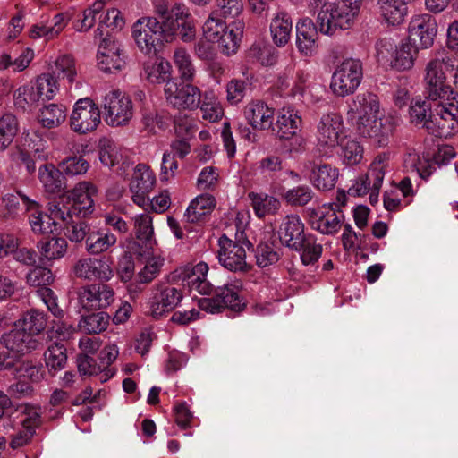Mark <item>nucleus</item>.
Here are the masks:
<instances>
[{
  "mask_svg": "<svg viewBox=\"0 0 458 458\" xmlns=\"http://www.w3.org/2000/svg\"><path fill=\"white\" fill-rule=\"evenodd\" d=\"M174 25L165 20L142 17L131 27V35L138 48L144 54L155 52L164 43L174 40Z\"/></svg>",
  "mask_w": 458,
  "mask_h": 458,
  "instance_id": "obj_3",
  "label": "nucleus"
},
{
  "mask_svg": "<svg viewBox=\"0 0 458 458\" xmlns=\"http://www.w3.org/2000/svg\"><path fill=\"white\" fill-rule=\"evenodd\" d=\"M97 63L101 71L109 73L122 70L126 64L120 44L107 32L98 46Z\"/></svg>",
  "mask_w": 458,
  "mask_h": 458,
  "instance_id": "obj_15",
  "label": "nucleus"
},
{
  "mask_svg": "<svg viewBox=\"0 0 458 458\" xmlns=\"http://www.w3.org/2000/svg\"><path fill=\"white\" fill-rule=\"evenodd\" d=\"M59 167L65 175L72 177L86 174L89 165L83 157L80 156L65 158L59 164Z\"/></svg>",
  "mask_w": 458,
  "mask_h": 458,
  "instance_id": "obj_59",
  "label": "nucleus"
},
{
  "mask_svg": "<svg viewBox=\"0 0 458 458\" xmlns=\"http://www.w3.org/2000/svg\"><path fill=\"white\" fill-rule=\"evenodd\" d=\"M19 132V122L12 113H5L0 117V152L5 151Z\"/></svg>",
  "mask_w": 458,
  "mask_h": 458,
  "instance_id": "obj_42",
  "label": "nucleus"
},
{
  "mask_svg": "<svg viewBox=\"0 0 458 458\" xmlns=\"http://www.w3.org/2000/svg\"><path fill=\"white\" fill-rule=\"evenodd\" d=\"M338 177V169L329 164H310L309 180L318 191H327L334 189Z\"/></svg>",
  "mask_w": 458,
  "mask_h": 458,
  "instance_id": "obj_30",
  "label": "nucleus"
},
{
  "mask_svg": "<svg viewBox=\"0 0 458 458\" xmlns=\"http://www.w3.org/2000/svg\"><path fill=\"white\" fill-rule=\"evenodd\" d=\"M18 195L21 199L26 211L30 213L29 216V223L31 230L38 234L51 233L53 231L54 222L48 220V216H45L39 211L38 203L21 192H19Z\"/></svg>",
  "mask_w": 458,
  "mask_h": 458,
  "instance_id": "obj_31",
  "label": "nucleus"
},
{
  "mask_svg": "<svg viewBox=\"0 0 458 458\" xmlns=\"http://www.w3.org/2000/svg\"><path fill=\"white\" fill-rule=\"evenodd\" d=\"M156 176L153 171L143 164H139L133 172L130 183L131 198L141 208L148 205V193L154 189Z\"/></svg>",
  "mask_w": 458,
  "mask_h": 458,
  "instance_id": "obj_17",
  "label": "nucleus"
},
{
  "mask_svg": "<svg viewBox=\"0 0 458 458\" xmlns=\"http://www.w3.org/2000/svg\"><path fill=\"white\" fill-rule=\"evenodd\" d=\"M318 30L313 21L305 18L296 24V46L305 56H311L318 48Z\"/></svg>",
  "mask_w": 458,
  "mask_h": 458,
  "instance_id": "obj_28",
  "label": "nucleus"
},
{
  "mask_svg": "<svg viewBox=\"0 0 458 458\" xmlns=\"http://www.w3.org/2000/svg\"><path fill=\"white\" fill-rule=\"evenodd\" d=\"M33 85L40 101L53 99L59 91L57 79L50 73L39 75L33 82Z\"/></svg>",
  "mask_w": 458,
  "mask_h": 458,
  "instance_id": "obj_49",
  "label": "nucleus"
},
{
  "mask_svg": "<svg viewBox=\"0 0 458 458\" xmlns=\"http://www.w3.org/2000/svg\"><path fill=\"white\" fill-rule=\"evenodd\" d=\"M133 220L137 240L130 242V250L139 257L148 256L156 245L152 217L148 214H140Z\"/></svg>",
  "mask_w": 458,
  "mask_h": 458,
  "instance_id": "obj_18",
  "label": "nucleus"
},
{
  "mask_svg": "<svg viewBox=\"0 0 458 458\" xmlns=\"http://www.w3.org/2000/svg\"><path fill=\"white\" fill-rule=\"evenodd\" d=\"M347 115L357 133L369 139L377 147H385L389 143L399 123V117L395 114L380 115L379 98L369 91L352 98Z\"/></svg>",
  "mask_w": 458,
  "mask_h": 458,
  "instance_id": "obj_1",
  "label": "nucleus"
},
{
  "mask_svg": "<svg viewBox=\"0 0 458 458\" xmlns=\"http://www.w3.org/2000/svg\"><path fill=\"white\" fill-rule=\"evenodd\" d=\"M229 289L226 284L216 290L215 295L199 300V308L208 313H220L227 308Z\"/></svg>",
  "mask_w": 458,
  "mask_h": 458,
  "instance_id": "obj_48",
  "label": "nucleus"
},
{
  "mask_svg": "<svg viewBox=\"0 0 458 458\" xmlns=\"http://www.w3.org/2000/svg\"><path fill=\"white\" fill-rule=\"evenodd\" d=\"M112 259L106 256L85 257L78 259L72 267L76 277L88 281H105L113 278L114 271Z\"/></svg>",
  "mask_w": 458,
  "mask_h": 458,
  "instance_id": "obj_14",
  "label": "nucleus"
},
{
  "mask_svg": "<svg viewBox=\"0 0 458 458\" xmlns=\"http://www.w3.org/2000/svg\"><path fill=\"white\" fill-rule=\"evenodd\" d=\"M13 373L19 378H25L31 383H39L46 377V371L39 362L24 360L13 365Z\"/></svg>",
  "mask_w": 458,
  "mask_h": 458,
  "instance_id": "obj_44",
  "label": "nucleus"
},
{
  "mask_svg": "<svg viewBox=\"0 0 458 458\" xmlns=\"http://www.w3.org/2000/svg\"><path fill=\"white\" fill-rule=\"evenodd\" d=\"M54 276L50 269L35 267L26 276V283L30 286L42 288L50 285L54 282Z\"/></svg>",
  "mask_w": 458,
  "mask_h": 458,
  "instance_id": "obj_62",
  "label": "nucleus"
},
{
  "mask_svg": "<svg viewBox=\"0 0 458 458\" xmlns=\"http://www.w3.org/2000/svg\"><path fill=\"white\" fill-rule=\"evenodd\" d=\"M99 24L97 30L94 31L95 38H105L103 28H110L111 30H121L125 24V20L123 17L121 12L116 8H112L106 11V13L100 16Z\"/></svg>",
  "mask_w": 458,
  "mask_h": 458,
  "instance_id": "obj_51",
  "label": "nucleus"
},
{
  "mask_svg": "<svg viewBox=\"0 0 458 458\" xmlns=\"http://www.w3.org/2000/svg\"><path fill=\"white\" fill-rule=\"evenodd\" d=\"M436 35L437 22L429 14L418 15L410 22L409 39L417 49L430 47Z\"/></svg>",
  "mask_w": 458,
  "mask_h": 458,
  "instance_id": "obj_19",
  "label": "nucleus"
},
{
  "mask_svg": "<svg viewBox=\"0 0 458 458\" xmlns=\"http://www.w3.org/2000/svg\"><path fill=\"white\" fill-rule=\"evenodd\" d=\"M97 187L90 182H81L66 193V199L72 202L74 213L86 216L94 211V197L97 195Z\"/></svg>",
  "mask_w": 458,
  "mask_h": 458,
  "instance_id": "obj_22",
  "label": "nucleus"
},
{
  "mask_svg": "<svg viewBox=\"0 0 458 458\" xmlns=\"http://www.w3.org/2000/svg\"><path fill=\"white\" fill-rule=\"evenodd\" d=\"M153 250L148 256L140 257L146 259L144 267L139 272L140 283H149L155 279L160 273L165 260L160 256H152Z\"/></svg>",
  "mask_w": 458,
  "mask_h": 458,
  "instance_id": "obj_57",
  "label": "nucleus"
},
{
  "mask_svg": "<svg viewBox=\"0 0 458 458\" xmlns=\"http://www.w3.org/2000/svg\"><path fill=\"white\" fill-rule=\"evenodd\" d=\"M301 124V118L292 107H284L276 123V131L279 139H288L298 132Z\"/></svg>",
  "mask_w": 458,
  "mask_h": 458,
  "instance_id": "obj_34",
  "label": "nucleus"
},
{
  "mask_svg": "<svg viewBox=\"0 0 458 458\" xmlns=\"http://www.w3.org/2000/svg\"><path fill=\"white\" fill-rule=\"evenodd\" d=\"M250 214L248 210L237 212L234 226V240H231V270L242 271L247 267V253H251L253 247L246 233Z\"/></svg>",
  "mask_w": 458,
  "mask_h": 458,
  "instance_id": "obj_9",
  "label": "nucleus"
},
{
  "mask_svg": "<svg viewBox=\"0 0 458 458\" xmlns=\"http://www.w3.org/2000/svg\"><path fill=\"white\" fill-rule=\"evenodd\" d=\"M317 148L324 155L343 143L346 135L342 116L337 113L323 114L316 127Z\"/></svg>",
  "mask_w": 458,
  "mask_h": 458,
  "instance_id": "obj_7",
  "label": "nucleus"
},
{
  "mask_svg": "<svg viewBox=\"0 0 458 458\" xmlns=\"http://www.w3.org/2000/svg\"><path fill=\"white\" fill-rule=\"evenodd\" d=\"M18 411L22 415L21 420L22 428L34 431L40 423V408L30 403H23L18 407Z\"/></svg>",
  "mask_w": 458,
  "mask_h": 458,
  "instance_id": "obj_60",
  "label": "nucleus"
},
{
  "mask_svg": "<svg viewBox=\"0 0 458 458\" xmlns=\"http://www.w3.org/2000/svg\"><path fill=\"white\" fill-rule=\"evenodd\" d=\"M15 325L35 337L46 328L47 318L42 311L30 310L24 313Z\"/></svg>",
  "mask_w": 458,
  "mask_h": 458,
  "instance_id": "obj_41",
  "label": "nucleus"
},
{
  "mask_svg": "<svg viewBox=\"0 0 458 458\" xmlns=\"http://www.w3.org/2000/svg\"><path fill=\"white\" fill-rule=\"evenodd\" d=\"M110 317L106 312L92 313L81 318L78 327L85 334H100L109 325Z\"/></svg>",
  "mask_w": 458,
  "mask_h": 458,
  "instance_id": "obj_47",
  "label": "nucleus"
},
{
  "mask_svg": "<svg viewBox=\"0 0 458 458\" xmlns=\"http://www.w3.org/2000/svg\"><path fill=\"white\" fill-rule=\"evenodd\" d=\"M429 113L427 131L432 135L448 138L458 132V106L453 101H437Z\"/></svg>",
  "mask_w": 458,
  "mask_h": 458,
  "instance_id": "obj_8",
  "label": "nucleus"
},
{
  "mask_svg": "<svg viewBox=\"0 0 458 458\" xmlns=\"http://www.w3.org/2000/svg\"><path fill=\"white\" fill-rule=\"evenodd\" d=\"M67 118V109L62 104L51 103L43 106L38 114L39 123L47 129L60 126Z\"/></svg>",
  "mask_w": 458,
  "mask_h": 458,
  "instance_id": "obj_38",
  "label": "nucleus"
},
{
  "mask_svg": "<svg viewBox=\"0 0 458 458\" xmlns=\"http://www.w3.org/2000/svg\"><path fill=\"white\" fill-rule=\"evenodd\" d=\"M362 0H310L309 7L311 11L318 10L317 23L319 31L325 35H333L338 30L350 29L357 20Z\"/></svg>",
  "mask_w": 458,
  "mask_h": 458,
  "instance_id": "obj_2",
  "label": "nucleus"
},
{
  "mask_svg": "<svg viewBox=\"0 0 458 458\" xmlns=\"http://www.w3.org/2000/svg\"><path fill=\"white\" fill-rule=\"evenodd\" d=\"M114 300L113 289L106 284H90L78 293V301L86 310H100L108 307Z\"/></svg>",
  "mask_w": 458,
  "mask_h": 458,
  "instance_id": "obj_21",
  "label": "nucleus"
},
{
  "mask_svg": "<svg viewBox=\"0 0 458 458\" xmlns=\"http://www.w3.org/2000/svg\"><path fill=\"white\" fill-rule=\"evenodd\" d=\"M172 60L181 81L192 82L196 75V69L189 52L182 47H176L174 50Z\"/></svg>",
  "mask_w": 458,
  "mask_h": 458,
  "instance_id": "obj_39",
  "label": "nucleus"
},
{
  "mask_svg": "<svg viewBox=\"0 0 458 458\" xmlns=\"http://www.w3.org/2000/svg\"><path fill=\"white\" fill-rule=\"evenodd\" d=\"M309 223L313 230L325 235H334L344 225V215L339 204H325L318 210H309Z\"/></svg>",
  "mask_w": 458,
  "mask_h": 458,
  "instance_id": "obj_13",
  "label": "nucleus"
},
{
  "mask_svg": "<svg viewBox=\"0 0 458 458\" xmlns=\"http://www.w3.org/2000/svg\"><path fill=\"white\" fill-rule=\"evenodd\" d=\"M40 102L33 85H22L13 92V103L17 108L27 110L36 106Z\"/></svg>",
  "mask_w": 458,
  "mask_h": 458,
  "instance_id": "obj_53",
  "label": "nucleus"
},
{
  "mask_svg": "<svg viewBox=\"0 0 458 458\" xmlns=\"http://www.w3.org/2000/svg\"><path fill=\"white\" fill-rule=\"evenodd\" d=\"M391 171L389 155L381 153L374 158L368 172L356 181L352 191L358 196L369 194L370 203L376 204L378 201L384 178Z\"/></svg>",
  "mask_w": 458,
  "mask_h": 458,
  "instance_id": "obj_5",
  "label": "nucleus"
},
{
  "mask_svg": "<svg viewBox=\"0 0 458 458\" xmlns=\"http://www.w3.org/2000/svg\"><path fill=\"white\" fill-rule=\"evenodd\" d=\"M249 198L255 215L262 218L267 215H275L281 208L278 199L267 193L250 192Z\"/></svg>",
  "mask_w": 458,
  "mask_h": 458,
  "instance_id": "obj_40",
  "label": "nucleus"
},
{
  "mask_svg": "<svg viewBox=\"0 0 458 458\" xmlns=\"http://www.w3.org/2000/svg\"><path fill=\"white\" fill-rule=\"evenodd\" d=\"M249 56L262 65H273L276 61V49L265 43H255L249 49Z\"/></svg>",
  "mask_w": 458,
  "mask_h": 458,
  "instance_id": "obj_58",
  "label": "nucleus"
},
{
  "mask_svg": "<svg viewBox=\"0 0 458 458\" xmlns=\"http://www.w3.org/2000/svg\"><path fill=\"white\" fill-rule=\"evenodd\" d=\"M38 176L45 191L47 193H59L64 188L62 180V171L51 163L40 165Z\"/></svg>",
  "mask_w": 458,
  "mask_h": 458,
  "instance_id": "obj_36",
  "label": "nucleus"
},
{
  "mask_svg": "<svg viewBox=\"0 0 458 458\" xmlns=\"http://www.w3.org/2000/svg\"><path fill=\"white\" fill-rule=\"evenodd\" d=\"M44 357L49 370H61L67 361L66 349L63 344H53L47 349Z\"/></svg>",
  "mask_w": 458,
  "mask_h": 458,
  "instance_id": "obj_55",
  "label": "nucleus"
},
{
  "mask_svg": "<svg viewBox=\"0 0 458 458\" xmlns=\"http://www.w3.org/2000/svg\"><path fill=\"white\" fill-rule=\"evenodd\" d=\"M302 245L300 249H293L296 251H301V259L304 265L314 264L318 260L322 254L323 247L321 244L316 242L313 235H307L306 238L301 242Z\"/></svg>",
  "mask_w": 458,
  "mask_h": 458,
  "instance_id": "obj_54",
  "label": "nucleus"
},
{
  "mask_svg": "<svg viewBox=\"0 0 458 458\" xmlns=\"http://www.w3.org/2000/svg\"><path fill=\"white\" fill-rule=\"evenodd\" d=\"M418 49L410 42H402L396 47L391 67L398 71H407L413 67Z\"/></svg>",
  "mask_w": 458,
  "mask_h": 458,
  "instance_id": "obj_43",
  "label": "nucleus"
},
{
  "mask_svg": "<svg viewBox=\"0 0 458 458\" xmlns=\"http://www.w3.org/2000/svg\"><path fill=\"white\" fill-rule=\"evenodd\" d=\"M165 21H170L174 28V39L180 29L181 39L185 42H191L196 36L195 23L187 7L176 4L170 10V15L165 17Z\"/></svg>",
  "mask_w": 458,
  "mask_h": 458,
  "instance_id": "obj_24",
  "label": "nucleus"
},
{
  "mask_svg": "<svg viewBox=\"0 0 458 458\" xmlns=\"http://www.w3.org/2000/svg\"><path fill=\"white\" fill-rule=\"evenodd\" d=\"M226 11L217 10L213 12L203 27V32L206 39L214 44H217L220 51L225 55H229L227 41L229 33L227 31Z\"/></svg>",
  "mask_w": 458,
  "mask_h": 458,
  "instance_id": "obj_20",
  "label": "nucleus"
},
{
  "mask_svg": "<svg viewBox=\"0 0 458 458\" xmlns=\"http://www.w3.org/2000/svg\"><path fill=\"white\" fill-rule=\"evenodd\" d=\"M444 60L435 58L428 61L424 68L423 85L426 98L431 101H453L457 93L447 83Z\"/></svg>",
  "mask_w": 458,
  "mask_h": 458,
  "instance_id": "obj_4",
  "label": "nucleus"
},
{
  "mask_svg": "<svg viewBox=\"0 0 458 458\" xmlns=\"http://www.w3.org/2000/svg\"><path fill=\"white\" fill-rule=\"evenodd\" d=\"M313 190L308 185H298L287 190L282 196L284 202L292 207H304L314 198Z\"/></svg>",
  "mask_w": 458,
  "mask_h": 458,
  "instance_id": "obj_50",
  "label": "nucleus"
},
{
  "mask_svg": "<svg viewBox=\"0 0 458 458\" xmlns=\"http://www.w3.org/2000/svg\"><path fill=\"white\" fill-rule=\"evenodd\" d=\"M182 299L181 290L169 285L159 287L151 299L149 313L154 318H159L173 310Z\"/></svg>",
  "mask_w": 458,
  "mask_h": 458,
  "instance_id": "obj_23",
  "label": "nucleus"
},
{
  "mask_svg": "<svg viewBox=\"0 0 458 458\" xmlns=\"http://www.w3.org/2000/svg\"><path fill=\"white\" fill-rule=\"evenodd\" d=\"M377 5L382 17L388 24L399 25L407 15L406 0H377Z\"/></svg>",
  "mask_w": 458,
  "mask_h": 458,
  "instance_id": "obj_35",
  "label": "nucleus"
},
{
  "mask_svg": "<svg viewBox=\"0 0 458 458\" xmlns=\"http://www.w3.org/2000/svg\"><path fill=\"white\" fill-rule=\"evenodd\" d=\"M116 242V236L109 231H91L86 238L85 250L89 254L96 256L109 251Z\"/></svg>",
  "mask_w": 458,
  "mask_h": 458,
  "instance_id": "obj_33",
  "label": "nucleus"
},
{
  "mask_svg": "<svg viewBox=\"0 0 458 458\" xmlns=\"http://www.w3.org/2000/svg\"><path fill=\"white\" fill-rule=\"evenodd\" d=\"M166 101L178 109L196 110L201 102V90L191 82L170 81L164 87Z\"/></svg>",
  "mask_w": 458,
  "mask_h": 458,
  "instance_id": "obj_12",
  "label": "nucleus"
},
{
  "mask_svg": "<svg viewBox=\"0 0 458 458\" xmlns=\"http://www.w3.org/2000/svg\"><path fill=\"white\" fill-rule=\"evenodd\" d=\"M3 344L10 351L25 354L38 348L40 343L20 327H14L8 333L2 335Z\"/></svg>",
  "mask_w": 458,
  "mask_h": 458,
  "instance_id": "obj_27",
  "label": "nucleus"
},
{
  "mask_svg": "<svg viewBox=\"0 0 458 458\" xmlns=\"http://www.w3.org/2000/svg\"><path fill=\"white\" fill-rule=\"evenodd\" d=\"M216 205V199L209 193H202L195 197L189 204L185 217L191 223H197L209 215Z\"/></svg>",
  "mask_w": 458,
  "mask_h": 458,
  "instance_id": "obj_32",
  "label": "nucleus"
},
{
  "mask_svg": "<svg viewBox=\"0 0 458 458\" xmlns=\"http://www.w3.org/2000/svg\"><path fill=\"white\" fill-rule=\"evenodd\" d=\"M172 72L170 62L161 55L150 57L143 64L142 76L151 84H167L174 80Z\"/></svg>",
  "mask_w": 458,
  "mask_h": 458,
  "instance_id": "obj_26",
  "label": "nucleus"
},
{
  "mask_svg": "<svg viewBox=\"0 0 458 458\" xmlns=\"http://www.w3.org/2000/svg\"><path fill=\"white\" fill-rule=\"evenodd\" d=\"M431 110L425 101H422L420 98L413 99L409 109L411 123L416 125H421L427 130V123L429 116L428 111L430 112Z\"/></svg>",
  "mask_w": 458,
  "mask_h": 458,
  "instance_id": "obj_61",
  "label": "nucleus"
},
{
  "mask_svg": "<svg viewBox=\"0 0 458 458\" xmlns=\"http://www.w3.org/2000/svg\"><path fill=\"white\" fill-rule=\"evenodd\" d=\"M38 247L44 259L55 260L65 255L68 244L64 238L53 236L40 241Z\"/></svg>",
  "mask_w": 458,
  "mask_h": 458,
  "instance_id": "obj_45",
  "label": "nucleus"
},
{
  "mask_svg": "<svg viewBox=\"0 0 458 458\" xmlns=\"http://www.w3.org/2000/svg\"><path fill=\"white\" fill-rule=\"evenodd\" d=\"M104 5L103 0L94 2L92 5L81 13L74 23V29L80 32L90 30L95 24L97 15L102 12Z\"/></svg>",
  "mask_w": 458,
  "mask_h": 458,
  "instance_id": "obj_56",
  "label": "nucleus"
},
{
  "mask_svg": "<svg viewBox=\"0 0 458 458\" xmlns=\"http://www.w3.org/2000/svg\"><path fill=\"white\" fill-rule=\"evenodd\" d=\"M200 103L199 106L203 119L215 123L223 117L224 109L212 92H205L203 97H201Z\"/></svg>",
  "mask_w": 458,
  "mask_h": 458,
  "instance_id": "obj_52",
  "label": "nucleus"
},
{
  "mask_svg": "<svg viewBox=\"0 0 458 458\" xmlns=\"http://www.w3.org/2000/svg\"><path fill=\"white\" fill-rule=\"evenodd\" d=\"M363 156V148L356 140H348L342 149V157L344 164L353 165L359 164Z\"/></svg>",
  "mask_w": 458,
  "mask_h": 458,
  "instance_id": "obj_64",
  "label": "nucleus"
},
{
  "mask_svg": "<svg viewBox=\"0 0 458 458\" xmlns=\"http://www.w3.org/2000/svg\"><path fill=\"white\" fill-rule=\"evenodd\" d=\"M66 21L64 14H56L50 25L35 24L29 32L31 38H44L47 40L53 39L65 28Z\"/></svg>",
  "mask_w": 458,
  "mask_h": 458,
  "instance_id": "obj_46",
  "label": "nucleus"
},
{
  "mask_svg": "<svg viewBox=\"0 0 458 458\" xmlns=\"http://www.w3.org/2000/svg\"><path fill=\"white\" fill-rule=\"evenodd\" d=\"M363 79L362 64L358 59L344 60L335 69L330 81V89L336 97L344 98L354 94Z\"/></svg>",
  "mask_w": 458,
  "mask_h": 458,
  "instance_id": "obj_6",
  "label": "nucleus"
},
{
  "mask_svg": "<svg viewBox=\"0 0 458 458\" xmlns=\"http://www.w3.org/2000/svg\"><path fill=\"white\" fill-rule=\"evenodd\" d=\"M281 242L290 249H300L302 240L307 237L304 234V224L298 215L286 216L278 230Z\"/></svg>",
  "mask_w": 458,
  "mask_h": 458,
  "instance_id": "obj_25",
  "label": "nucleus"
},
{
  "mask_svg": "<svg viewBox=\"0 0 458 458\" xmlns=\"http://www.w3.org/2000/svg\"><path fill=\"white\" fill-rule=\"evenodd\" d=\"M292 29V20L287 13L276 14L270 23V32L274 43L279 47H284L290 39Z\"/></svg>",
  "mask_w": 458,
  "mask_h": 458,
  "instance_id": "obj_37",
  "label": "nucleus"
},
{
  "mask_svg": "<svg viewBox=\"0 0 458 458\" xmlns=\"http://www.w3.org/2000/svg\"><path fill=\"white\" fill-rule=\"evenodd\" d=\"M102 108L106 123L112 127L127 124L133 114L131 98L118 89L110 90L104 96Z\"/></svg>",
  "mask_w": 458,
  "mask_h": 458,
  "instance_id": "obj_10",
  "label": "nucleus"
},
{
  "mask_svg": "<svg viewBox=\"0 0 458 458\" xmlns=\"http://www.w3.org/2000/svg\"><path fill=\"white\" fill-rule=\"evenodd\" d=\"M101 122L98 106L90 98L78 99L70 115L71 129L79 134L95 131Z\"/></svg>",
  "mask_w": 458,
  "mask_h": 458,
  "instance_id": "obj_11",
  "label": "nucleus"
},
{
  "mask_svg": "<svg viewBox=\"0 0 458 458\" xmlns=\"http://www.w3.org/2000/svg\"><path fill=\"white\" fill-rule=\"evenodd\" d=\"M66 196H62L57 199H54L48 203V220L55 224V220L67 223L71 218V209L64 205Z\"/></svg>",
  "mask_w": 458,
  "mask_h": 458,
  "instance_id": "obj_63",
  "label": "nucleus"
},
{
  "mask_svg": "<svg viewBox=\"0 0 458 458\" xmlns=\"http://www.w3.org/2000/svg\"><path fill=\"white\" fill-rule=\"evenodd\" d=\"M249 123L257 130L269 129L274 121V109L261 100L251 101L244 109Z\"/></svg>",
  "mask_w": 458,
  "mask_h": 458,
  "instance_id": "obj_29",
  "label": "nucleus"
},
{
  "mask_svg": "<svg viewBox=\"0 0 458 458\" xmlns=\"http://www.w3.org/2000/svg\"><path fill=\"white\" fill-rule=\"evenodd\" d=\"M209 267L204 261L195 265H187L176 270L178 278L183 286L190 291H196L200 294H209L212 285L208 280Z\"/></svg>",
  "mask_w": 458,
  "mask_h": 458,
  "instance_id": "obj_16",
  "label": "nucleus"
}]
</instances>
